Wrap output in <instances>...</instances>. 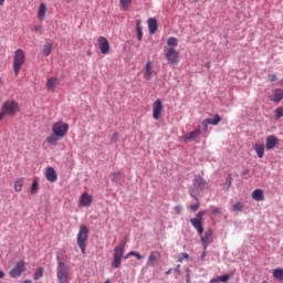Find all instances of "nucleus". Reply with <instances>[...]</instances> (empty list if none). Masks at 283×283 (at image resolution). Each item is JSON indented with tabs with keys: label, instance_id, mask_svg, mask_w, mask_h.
Segmentation results:
<instances>
[{
	"label": "nucleus",
	"instance_id": "nucleus-44",
	"mask_svg": "<svg viewBox=\"0 0 283 283\" xmlns=\"http://www.w3.org/2000/svg\"><path fill=\"white\" fill-rule=\"evenodd\" d=\"M189 209L193 212L198 211V209H200V202L190 206Z\"/></svg>",
	"mask_w": 283,
	"mask_h": 283
},
{
	"label": "nucleus",
	"instance_id": "nucleus-13",
	"mask_svg": "<svg viewBox=\"0 0 283 283\" xmlns=\"http://www.w3.org/2000/svg\"><path fill=\"white\" fill-rule=\"evenodd\" d=\"M161 114H163V101L158 98L153 104V118L155 120H158Z\"/></svg>",
	"mask_w": 283,
	"mask_h": 283
},
{
	"label": "nucleus",
	"instance_id": "nucleus-17",
	"mask_svg": "<svg viewBox=\"0 0 283 283\" xmlns=\"http://www.w3.org/2000/svg\"><path fill=\"white\" fill-rule=\"evenodd\" d=\"M193 188L197 191H205L207 189V181L201 176H196L193 179Z\"/></svg>",
	"mask_w": 283,
	"mask_h": 283
},
{
	"label": "nucleus",
	"instance_id": "nucleus-2",
	"mask_svg": "<svg viewBox=\"0 0 283 283\" xmlns=\"http://www.w3.org/2000/svg\"><path fill=\"white\" fill-rule=\"evenodd\" d=\"M88 238H90V230L87 229V226L82 224L77 233V245L81 249V252L83 255H85V249H86L85 242H87Z\"/></svg>",
	"mask_w": 283,
	"mask_h": 283
},
{
	"label": "nucleus",
	"instance_id": "nucleus-1",
	"mask_svg": "<svg viewBox=\"0 0 283 283\" xmlns=\"http://www.w3.org/2000/svg\"><path fill=\"white\" fill-rule=\"evenodd\" d=\"M127 241H122L117 247L114 248L113 261L111 266L113 269H120L123 262V255H125V247Z\"/></svg>",
	"mask_w": 283,
	"mask_h": 283
},
{
	"label": "nucleus",
	"instance_id": "nucleus-35",
	"mask_svg": "<svg viewBox=\"0 0 283 283\" xmlns=\"http://www.w3.org/2000/svg\"><path fill=\"white\" fill-rule=\"evenodd\" d=\"M232 211H244V203L243 202H235L233 206H232Z\"/></svg>",
	"mask_w": 283,
	"mask_h": 283
},
{
	"label": "nucleus",
	"instance_id": "nucleus-20",
	"mask_svg": "<svg viewBox=\"0 0 283 283\" xmlns=\"http://www.w3.org/2000/svg\"><path fill=\"white\" fill-rule=\"evenodd\" d=\"M151 74H154V66L151 65V62L148 61L144 70L145 81H151Z\"/></svg>",
	"mask_w": 283,
	"mask_h": 283
},
{
	"label": "nucleus",
	"instance_id": "nucleus-55",
	"mask_svg": "<svg viewBox=\"0 0 283 283\" xmlns=\"http://www.w3.org/2000/svg\"><path fill=\"white\" fill-rule=\"evenodd\" d=\"M6 3V0H0V6H3Z\"/></svg>",
	"mask_w": 283,
	"mask_h": 283
},
{
	"label": "nucleus",
	"instance_id": "nucleus-54",
	"mask_svg": "<svg viewBox=\"0 0 283 283\" xmlns=\"http://www.w3.org/2000/svg\"><path fill=\"white\" fill-rule=\"evenodd\" d=\"M176 271H177V273L180 272V265H177Z\"/></svg>",
	"mask_w": 283,
	"mask_h": 283
},
{
	"label": "nucleus",
	"instance_id": "nucleus-33",
	"mask_svg": "<svg viewBox=\"0 0 283 283\" xmlns=\"http://www.w3.org/2000/svg\"><path fill=\"white\" fill-rule=\"evenodd\" d=\"M168 48H178V39L171 36L167 40Z\"/></svg>",
	"mask_w": 283,
	"mask_h": 283
},
{
	"label": "nucleus",
	"instance_id": "nucleus-31",
	"mask_svg": "<svg viewBox=\"0 0 283 283\" xmlns=\"http://www.w3.org/2000/svg\"><path fill=\"white\" fill-rule=\"evenodd\" d=\"M31 196L39 193V181H33L30 188Z\"/></svg>",
	"mask_w": 283,
	"mask_h": 283
},
{
	"label": "nucleus",
	"instance_id": "nucleus-42",
	"mask_svg": "<svg viewBox=\"0 0 283 283\" xmlns=\"http://www.w3.org/2000/svg\"><path fill=\"white\" fill-rule=\"evenodd\" d=\"M184 260H189V254H187L185 252L179 254L178 262H184Z\"/></svg>",
	"mask_w": 283,
	"mask_h": 283
},
{
	"label": "nucleus",
	"instance_id": "nucleus-47",
	"mask_svg": "<svg viewBox=\"0 0 283 283\" xmlns=\"http://www.w3.org/2000/svg\"><path fill=\"white\" fill-rule=\"evenodd\" d=\"M174 209H175V213H177L178 216L182 213V206H176Z\"/></svg>",
	"mask_w": 283,
	"mask_h": 283
},
{
	"label": "nucleus",
	"instance_id": "nucleus-34",
	"mask_svg": "<svg viewBox=\"0 0 283 283\" xmlns=\"http://www.w3.org/2000/svg\"><path fill=\"white\" fill-rule=\"evenodd\" d=\"M274 116L275 120H280V118H283V106L275 108Z\"/></svg>",
	"mask_w": 283,
	"mask_h": 283
},
{
	"label": "nucleus",
	"instance_id": "nucleus-11",
	"mask_svg": "<svg viewBox=\"0 0 283 283\" xmlns=\"http://www.w3.org/2000/svg\"><path fill=\"white\" fill-rule=\"evenodd\" d=\"M181 140H184V143H189V140H196V143H200V126H198L197 129L184 135Z\"/></svg>",
	"mask_w": 283,
	"mask_h": 283
},
{
	"label": "nucleus",
	"instance_id": "nucleus-49",
	"mask_svg": "<svg viewBox=\"0 0 283 283\" xmlns=\"http://www.w3.org/2000/svg\"><path fill=\"white\" fill-rule=\"evenodd\" d=\"M186 282H187V283H191V275H190V274H187Z\"/></svg>",
	"mask_w": 283,
	"mask_h": 283
},
{
	"label": "nucleus",
	"instance_id": "nucleus-9",
	"mask_svg": "<svg viewBox=\"0 0 283 283\" xmlns=\"http://www.w3.org/2000/svg\"><path fill=\"white\" fill-rule=\"evenodd\" d=\"M200 241H201V244H202L205 251H207V247H209V244L213 243V229L209 228L205 232V235L201 234Z\"/></svg>",
	"mask_w": 283,
	"mask_h": 283
},
{
	"label": "nucleus",
	"instance_id": "nucleus-46",
	"mask_svg": "<svg viewBox=\"0 0 283 283\" xmlns=\"http://www.w3.org/2000/svg\"><path fill=\"white\" fill-rule=\"evenodd\" d=\"M231 175H229L228 178L226 179L227 189H231Z\"/></svg>",
	"mask_w": 283,
	"mask_h": 283
},
{
	"label": "nucleus",
	"instance_id": "nucleus-52",
	"mask_svg": "<svg viewBox=\"0 0 283 283\" xmlns=\"http://www.w3.org/2000/svg\"><path fill=\"white\" fill-rule=\"evenodd\" d=\"M208 128H209V124L203 125V132H208Z\"/></svg>",
	"mask_w": 283,
	"mask_h": 283
},
{
	"label": "nucleus",
	"instance_id": "nucleus-18",
	"mask_svg": "<svg viewBox=\"0 0 283 283\" xmlns=\"http://www.w3.org/2000/svg\"><path fill=\"white\" fill-rule=\"evenodd\" d=\"M277 143H280V139H277L275 135L268 136L265 138V147L268 151H270L271 149H275V146L277 145Z\"/></svg>",
	"mask_w": 283,
	"mask_h": 283
},
{
	"label": "nucleus",
	"instance_id": "nucleus-24",
	"mask_svg": "<svg viewBox=\"0 0 283 283\" xmlns=\"http://www.w3.org/2000/svg\"><path fill=\"white\" fill-rule=\"evenodd\" d=\"M62 137L56 135L55 133H52L49 137H46V143L49 145H52L53 147H56L59 145V140H61Z\"/></svg>",
	"mask_w": 283,
	"mask_h": 283
},
{
	"label": "nucleus",
	"instance_id": "nucleus-19",
	"mask_svg": "<svg viewBox=\"0 0 283 283\" xmlns=\"http://www.w3.org/2000/svg\"><path fill=\"white\" fill-rule=\"evenodd\" d=\"M269 99L272 101V103H280L283 99V90L276 88L272 92V95L269 96Z\"/></svg>",
	"mask_w": 283,
	"mask_h": 283
},
{
	"label": "nucleus",
	"instance_id": "nucleus-48",
	"mask_svg": "<svg viewBox=\"0 0 283 283\" xmlns=\"http://www.w3.org/2000/svg\"><path fill=\"white\" fill-rule=\"evenodd\" d=\"M211 213H212L213 216H218V213H222V210H220V208H213V209L211 210Z\"/></svg>",
	"mask_w": 283,
	"mask_h": 283
},
{
	"label": "nucleus",
	"instance_id": "nucleus-59",
	"mask_svg": "<svg viewBox=\"0 0 283 283\" xmlns=\"http://www.w3.org/2000/svg\"><path fill=\"white\" fill-rule=\"evenodd\" d=\"M104 283H109V280L105 281Z\"/></svg>",
	"mask_w": 283,
	"mask_h": 283
},
{
	"label": "nucleus",
	"instance_id": "nucleus-43",
	"mask_svg": "<svg viewBox=\"0 0 283 283\" xmlns=\"http://www.w3.org/2000/svg\"><path fill=\"white\" fill-rule=\"evenodd\" d=\"M268 81L270 83H275V81H277V75L276 74H269L268 75Z\"/></svg>",
	"mask_w": 283,
	"mask_h": 283
},
{
	"label": "nucleus",
	"instance_id": "nucleus-37",
	"mask_svg": "<svg viewBox=\"0 0 283 283\" xmlns=\"http://www.w3.org/2000/svg\"><path fill=\"white\" fill-rule=\"evenodd\" d=\"M230 277H231V275L223 274V275L218 276L217 279L212 280V282H229Z\"/></svg>",
	"mask_w": 283,
	"mask_h": 283
},
{
	"label": "nucleus",
	"instance_id": "nucleus-8",
	"mask_svg": "<svg viewBox=\"0 0 283 283\" xmlns=\"http://www.w3.org/2000/svg\"><path fill=\"white\" fill-rule=\"evenodd\" d=\"M164 52L169 65H178V61L180 59V52H178L174 48H167V46L164 49Z\"/></svg>",
	"mask_w": 283,
	"mask_h": 283
},
{
	"label": "nucleus",
	"instance_id": "nucleus-39",
	"mask_svg": "<svg viewBox=\"0 0 283 283\" xmlns=\"http://www.w3.org/2000/svg\"><path fill=\"white\" fill-rule=\"evenodd\" d=\"M137 39L138 41H143V27H140V22H137Z\"/></svg>",
	"mask_w": 283,
	"mask_h": 283
},
{
	"label": "nucleus",
	"instance_id": "nucleus-3",
	"mask_svg": "<svg viewBox=\"0 0 283 283\" xmlns=\"http://www.w3.org/2000/svg\"><path fill=\"white\" fill-rule=\"evenodd\" d=\"M57 268H56V275L59 283H67L69 274H70V266L65 264V262L61 261V258L57 256Z\"/></svg>",
	"mask_w": 283,
	"mask_h": 283
},
{
	"label": "nucleus",
	"instance_id": "nucleus-29",
	"mask_svg": "<svg viewBox=\"0 0 283 283\" xmlns=\"http://www.w3.org/2000/svg\"><path fill=\"white\" fill-rule=\"evenodd\" d=\"M53 45L54 44L52 42L44 44L43 50H42L43 56H50V54H52Z\"/></svg>",
	"mask_w": 283,
	"mask_h": 283
},
{
	"label": "nucleus",
	"instance_id": "nucleus-6",
	"mask_svg": "<svg viewBox=\"0 0 283 283\" xmlns=\"http://www.w3.org/2000/svg\"><path fill=\"white\" fill-rule=\"evenodd\" d=\"M207 216V211L201 210L196 214V218L190 219V224L196 229L198 235H202L205 233V224L202 222V218Z\"/></svg>",
	"mask_w": 283,
	"mask_h": 283
},
{
	"label": "nucleus",
	"instance_id": "nucleus-41",
	"mask_svg": "<svg viewBox=\"0 0 283 283\" xmlns=\"http://www.w3.org/2000/svg\"><path fill=\"white\" fill-rule=\"evenodd\" d=\"M33 32H36L38 34H43V25L39 24L33 28Z\"/></svg>",
	"mask_w": 283,
	"mask_h": 283
},
{
	"label": "nucleus",
	"instance_id": "nucleus-51",
	"mask_svg": "<svg viewBox=\"0 0 283 283\" xmlns=\"http://www.w3.org/2000/svg\"><path fill=\"white\" fill-rule=\"evenodd\" d=\"M6 277V273H3V271L0 270V280Z\"/></svg>",
	"mask_w": 283,
	"mask_h": 283
},
{
	"label": "nucleus",
	"instance_id": "nucleus-57",
	"mask_svg": "<svg viewBox=\"0 0 283 283\" xmlns=\"http://www.w3.org/2000/svg\"><path fill=\"white\" fill-rule=\"evenodd\" d=\"M171 273V269L166 272V275H169Z\"/></svg>",
	"mask_w": 283,
	"mask_h": 283
},
{
	"label": "nucleus",
	"instance_id": "nucleus-23",
	"mask_svg": "<svg viewBox=\"0 0 283 283\" xmlns=\"http://www.w3.org/2000/svg\"><path fill=\"white\" fill-rule=\"evenodd\" d=\"M222 120V117H220L219 114H216L213 118H206L202 122V125H218Z\"/></svg>",
	"mask_w": 283,
	"mask_h": 283
},
{
	"label": "nucleus",
	"instance_id": "nucleus-50",
	"mask_svg": "<svg viewBox=\"0 0 283 283\" xmlns=\"http://www.w3.org/2000/svg\"><path fill=\"white\" fill-rule=\"evenodd\" d=\"M248 174H249V169H245V170H243V171L241 172V176H248Z\"/></svg>",
	"mask_w": 283,
	"mask_h": 283
},
{
	"label": "nucleus",
	"instance_id": "nucleus-30",
	"mask_svg": "<svg viewBox=\"0 0 283 283\" xmlns=\"http://www.w3.org/2000/svg\"><path fill=\"white\" fill-rule=\"evenodd\" d=\"M273 277L275 280L282 281L283 280V269L282 268H277L273 270Z\"/></svg>",
	"mask_w": 283,
	"mask_h": 283
},
{
	"label": "nucleus",
	"instance_id": "nucleus-32",
	"mask_svg": "<svg viewBox=\"0 0 283 283\" xmlns=\"http://www.w3.org/2000/svg\"><path fill=\"white\" fill-rule=\"evenodd\" d=\"M119 3L122 6V10L127 11L132 6V0H119Z\"/></svg>",
	"mask_w": 283,
	"mask_h": 283
},
{
	"label": "nucleus",
	"instance_id": "nucleus-15",
	"mask_svg": "<svg viewBox=\"0 0 283 283\" xmlns=\"http://www.w3.org/2000/svg\"><path fill=\"white\" fill-rule=\"evenodd\" d=\"M61 85V81H59V77L52 76L46 80V90L48 92H56V87Z\"/></svg>",
	"mask_w": 283,
	"mask_h": 283
},
{
	"label": "nucleus",
	"instance_id": "nucleus-26",
	"mask_svg": "<svg viewBox=\"0 0 283 283\" xmlns=\"http://www.w3.org/2000/svg\"><path fill=\"white\" fill-rule=\"evenodd\" d=\"M253 149L258 155V158H264V144H255Z\"/></svg>",
	"mask_w": 283,
	"mask_h": 283
},
{
	"label": "nucleus",
	"instance_id": "nucleus-5",
	"mask_svg": "<svg viewBox=\"0 0 283 283\" xmlns=\"http://www.w3.org/2000/svg\"><path fill=\"white\" fill-rule=\"evenodd\" d=\"M1 109L3 116H17L20 112L19 103L17 101L4 102Z\"/></svg>",
	"mask_w": 283,
	"mask_h": 283
},
{
	"label": "nucleus",
	"instance_id": "nucleus-60",
	"mask_svg": "<svg viewBox=\"0 0 283 283\" xmlns=\"http://www.w3.org/2000/svg\"><path fill=\"white\" fill-rule=\"evenodd\" d=\"M262 283H266V281H263Z\"/></svg>",
	"mask_w": 283,
	"mask_h": 283
},
{
	"label": "nucleus",
	"instance_id": "nucleus-21",
	"mask_svg": "<svg viewBox=\"0 0 283 283\" xmlns=\"http://www.w3.org/2000/svg\"><path fill=\"white\" fill-rule=\"evenodd\" d=\"M45 177H46V180H49V182H56V179H57L56 170H54V168L52 167L46 168Z\"/></svg>",
	"mask_w": 283,
	"mask_h": 283
},
{
	"label": "nucleus",
	"instance_id": "nucleus-22",
	"mask_svg": "<svg viewBox=\"0 0 283 283\" xmlns=\"http://www.w3.org/2000/svg\"><path fill=\"white\" fill-rule=\"evenodd\" d=\"M148 30L150 34H156L158 31V21L155 18L148 19Z\"/></svg>",
	"mask_w": 283,
	"mask_h": 283
},
{
	"label": "nucleus",
	"instance_id": "nucleus-10",
	"mask_svg": "<svg viewBox=\"0 0 283 283\" xmlns=\"http://www.w3.org/2000/svg\"><path fill=\"white\" fill-rule=\"evenodd\" d=\"M25 273L24 261H19L14 268L9 272L10 277H21V274Z\"/></svg>",
	"mask_w": 283,
	"mask_h": 283
},
{
	"label": "nucleus",
	"instance_id": "nucleus-25",
	"mask_svg": "<svg viewBox=\"0 0 283 283\" xmlns=\"http://www.w3.org/2000/svg\"><path fill=\"white\" fill-rule=\"evenodd\" d=\"M252 198L253 200H255L256 202H262L264 201V191L262 189H255L252 192Z\"/></svg>",
	"mask_w": 283,
	"mask_h": 283
},
{
	"label": "nucleus",
	"instance_id": "nucleus-7",
	"mask_svg": "<svg viewBox=\"0 0 283 283\" xmlns=\"http://www.w3.org/2000/svg\"><path fill=\"white\" fill-rule=\"evenodd\" d=\"M52 133L59 136L60 138H64L67 136V132L70 130V125L65 122H56L52 126Z\"/></svg>",
	"mask_w": 283,
	"mask_h": 283
},
{
	"label": "nucleus",
	"instance_id": "nucleus-36",
	"mask_svg": "<svg viewBox=\"0 0 283 283\" xmlns=\"http://www.w3.org/2000/svg\"><path fill=\"white\" fill-rule=\"evenodd\" d=\"M43 268H38L34 272L33 280H41L43 277Z\"/></svg>",
	"mask_w": 283,
	"mask_h": 283
},
{
	"label": "nucleus",
	"instance_id": "nucleus-28",
	"mask_svg": "<svg viewBox=\"0 0 283 283\" xmlns=\"http://www.w3.org/2000/svg\"><path fill=\"white\" fill-rule=\"evenodd\" d=\"M25 182V180L23 178H19L14 181V191H17V193H20V191L23 190V184Z\"/></svg>",
	"mask_w": 283,
	"mask_h": 283
},
{
	"label": "nucleus",
	"instance_id": "nucleus-58",
	"mask_svg": "<svg viewBox=\"0 0 283 283\" xmlns=\"http://www.w3.org/2000/svg\"><path fill=\"white\" fill-rule=\"evenodd\" d=\"M1 83H3V81L0 78V85H1Z\"/></svg>",
	"mask_w": 283,
	"mask_h": 283
},
{
	"label": "nucleus",
	"instance_id": "nucleus-14",
	"mask_svg": "<svg viewBox=\"0 0 283 283\" xmlns=\"http://www.w3.org/2000/svg\"><path fill=\"white\" fill-rule=\"evenodd\" d=\"M92 202H94V197L83 192L80 197L78 207H92Z\"/></svg>",
	"mask_w": 283,
	"mask_h": 283
},
{
	"label": "nucleus",
	"instance_id": "nucleus-27",
	"mask_svg": "<svg viewBox=\"0 0 283 283\" xmlns=\"http://www.w3.org/2000/svg\"><path fill=\"white\" fill-rule=\"evenodd\" d=\"M45 12H48V6L45 3H41L38 12L40 21H43L45 19Z\"/></svg>",
	"mask_w": 283,
	"mask_h": 283
},
{
	"label": "nucleus",
	"instance_id": "nucleus-16",
	"mask_svg": "<svg viewBox=\"0 0 283 283\" xmlns=\"http://www.w3.org/2000/svg\"><path fill=\"white\" fill-rule=\"evenodd\" d=\"M97 43L103 54H109V41L107 40V38L99 36L97 39Z\"/></svg>",
	"mask_w": 283,
	"mask_h": 283
},
{
	"label": "nucleus",
	"instance_id": "nucleus-4",
	"mask_svg": "<svg viewBox=\"0 0 283 283\" xmlns=\"http://www.w3.org/2000/svg\"><path fill=\"white\" fill-rule=\"evenodd\" d=\"M25 63V53L22 49H17L13 56V71L15 76H19V72H21V67Z\"/></svg>",
	"mask_w": 283,
	"mask_h": 283
},
{
	"label": "nucleus",
	"instance_id": "nucleus-40",
	"mask_svg": "<svg viewBox=\"0 0 283 283\" xmlns=\"http://www.w3.org/2000/svg\"><path fill=\"white\" fill-rule=\"evenodd\" d=\"M112 182H118L120 180V172L111 174Z\"/></svg>",
	"mask_w": 283,
	"mask_h": 283
},
{
	"label": "nucleus",
	"instance_id": "nucleus-12",
	"mask_svg": "<svg viewBox=\"0 0 283 283\" xmlns=\"http://www.w3.org/2000/svg\"><path fill=\"white\" fill-rule=\"evenodd\" d=\"M158 262H160V252L151 251L148 255L146 266L148 269H151V266H156V264H158Z\"/></svg>",
	"mask_w": 283,
	"mask_h": 283
},
{
	"label": "nucleus",
	"instance_id": "nucleus-53",
	"mask_svg": "<svg viewBox=\"0 0 283 283\" xmlns=\"http://www.w3.org/2000/svg\"><path fill=\"white\" fill-rule=\"evenodd\" d=\"M3 118H4V115L2 114V112H0V123L1 120H3Z\"/></svg>",
	"mask_w": 283,
	"mask_h": 283
},
{
	"label": "nucleus",
	"instance_id": "nucleus-56",
	"mask_svg": "<svg viewBox=\"0 0 283 283\" xmlns=\"http://www.w3.org/2000/svg\"><path fill=\"white\" fill-rule=\"evenodd\" d=\"M190 196H191L192 198H195V200H198V197H196V196H193V195H191V193H190Z\"/></svg>",
	"mask_w": 283,
	"mask_h": 283
},
{
	"label": "nucleus",
	"instance_id": "nucleus-38",
	"mask_svg": "<svg viewBox=\"0 0 283 283\" xmlns=\"http://www.w3.org/2000/svg\"><path fill=\"white\" fill-rule=\"evenodd\" d=\"M130 255H133L134 258H136V260H143V255L138 252L135 251H130L126 256L125 260H127V258H129Z\"/></svg>",
	"mask_w": 283,
	"mask_h": 283
},
{
	"label": "nucleus",
	"instance_id": "nucleus-45",
	"mask_svg": "<svg viewBox=\"0 0 283 283\" xmlns=\"http://www.w3.org/2000/svg\"><path fill=\"white\" fill-rule=\"evenodd\" d=\"M118 133L117 132H115V133H113V135H112V143H118Z\"/></svg>",
	"mask_w": 283,
	"mask_h": 283
}]
</instances>
